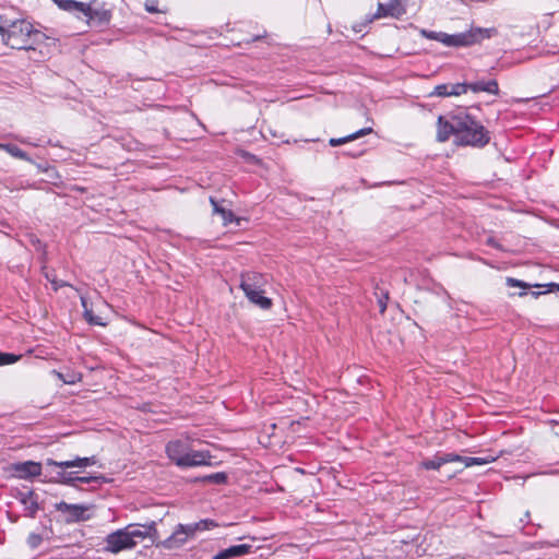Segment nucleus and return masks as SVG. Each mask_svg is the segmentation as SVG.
Wrapping results in <instances>:
<instances>
[{
  "label": "nucleus",
  "instance_id": "0eeeda50",
  "mask_svg": "<svg viewBox=\"0 0 559 559\" xmlns=\"http://www.w3.org/2000/svg\"><path fill=\"white\" fill-rule=\"evenodd\" d=\"M12 477L19 479H33L41 474V463L35 461H25L12 463L9 466Z\"/></svg>",
  "mask_w": 559,
  "mask_h": 559
},
{
  "label": "nucleus",
  "instance_id": "39448f33",
  "mask_svg": "<svg viewBox=\"0 0 559 559\" xmlns=\"http://www.w3.org/2000/svg\"><path fill=\"white\" fill-rule=\"evenodd\" d=\"M111 13L105 8L104 4H99L96 1L85 3L83 8L82 19L93 26H103L109 23Z\"/></svg>",
  "mask_w": 559,
  "mask_h": 559
},
{
  "label": "nucleus",
  "instance_id": "2f4dec72",
  "mask_svg": "<svg viewBox=\"0 0 559 559\" xmlns=\"http://www.w3.org/2000/svg\"><path fill=\"white\" fill-rule=\"evenodd\" d=\"M464 456H461L455 453H442L441 454V462L444 464L453 463V462H460L463 463Z\"/></svg>",
  "mask_w": 559,
  "mask_h": 559
},
{
  "label": "nucleus",
  "instance_id": "c85d7f7f",
  "mask_svg": "<svg viewBox=\"0 0 559 559\" xmlns=\"http://www.w3.org/2000/svg\"><path fill=\"white\" fill-rule=\"evenodd\" d=\"M450 96H460L467 92L466 83L449 84Z\"/></svg>",
  "mask_w": 559,
  "mask_h": 559
},
{
  "label": "nucleus",
  "instance_id": "4468645a",
  "mask_svg": "<svg viewBox=\"0 0 559 559\" xmlns=\"http://www.w3.org/2000/svg\"><path fill=\"white\" fill-rule=\"evenodd\" d=\"M183 459L185 460L180 467H193L200 465H209L211 455L204 451H195L189 449Z\"/></svg>",
  "mask_w": 559,
  "mask_h": 559
},
{
  "label": "nucleus",
  "instance_id": "393cba45",
  "mask_svg": "<svg viewBox=\"0 0 559 559\" xmlns=\"http://www.w3.org/2000/svg\"><path fill=\"white\" fill-rule=\"evenodd\" d=\"M442 465H444V463L441 462V454H437L432 459L426 460L421 463V466L425 469H439Z\"/></svg>",
  "mask_w": 559,
  "mask_h": 559
},
{
  "label": "nucleus",
  "instance_id": "412c9836",
  "mask_svg": "<svg viewBox=\"0 0 559 559\" xmlns=\"http://www.w3.org/2000/svg\"><path fill=\"white\" fill-rule=\"evenodd\" d=\"M371 132H372V128H362V129L354 132L353 134H349L344 138H338V139L332 138V139H330L329 143L331 146H338L341 144H344L348 141L356 140V139L364 136L366 134H369Z\"/></svg>",
  "mask_w": 559,
  "mask_h": 559
},
{
  "label": "nucleus",
  "instance_id": "473e14b6",
  "mask_svg": "<svg viewBox=\"0 0 559 559\" xmlns=\"http://www.w3.org/2000/svg\"><path fill=\"white\" fill-rule=\"evenodd\" d=\"M506 283H507V286H509V287H521L523 289L532 287V285H530L523 281L513 278V277H507Z\"/></svg>",
  "mask_w": 559,
  "mask_h": 559
},
{
  "label": "nucleus",
  "instance_id": "c756f323",
  "mask_svg": "<svg viewBox=\"0 0 559 559\" xmlns=\"http://www.w3.org/2000/svg\"><path fill=\"white\" fill-rule=\"evenodd\" d=\"M449 91V84H440L435 86L433 91L430 93V96L448 97L450 96Z\"/></svg>",
  "mask_w": 559,
  "mask_h": 559
},
{
  "label": "nucleus",
  "instance_id": "6ab92c4d",
  "mask_svg": "<svg viewBox=\"0 0 559 559\" xmlns=\"http://www.w3.org/2000/svg\"><path fill=\"white\" fill-rule=\"evenodd\" d=\"M210 202L213 206V213L219 214L222 216L223 224L225 226L229 223H233L234 221H236L237 225H240V219L236 218L230 210L221 206V204L214 198H210Z\"/></svg>",
  "mask_w": 559,
  "mask_h": 559
},
{
  "label": "nucleus",
  "instance_id": "f257e3e1",
  "mask_svg": "<svg viewBox=\"0 0 559 559\" xmlns=\"http://www.w3.org/2000/svg\"><path fill=\"white\" fill-rule=\"evenodd\" d=\"M451 135H454L457 146L481 148L490 141L489 131L464 108L440 115L437 119L436 140L444 143Z\"/></svg>",
  "mask_w": 559,
  "mask_h": 559
},
{
  "label": "nucleus",
  "instance_id": "b1692460",
  "mask_svg": "<svg viewBox=\"0 0 559 559\" xmlns=\"http://www.w3.org/2000/svg\"><path fill=\"white\" fill-rule=\"evenodd\" d=\"M83 317L87 321V323L91 325H100V326L106 325V323L103 321V319L100 317L95 316L93 313V310L91 308L83 311Z\"/></svg>",
  "mask_w": 559,
  "mask_h": 559
},
{
  "label": "nucleus",
  "instance_id": "6e6552de",
  "mask_svg": "<svg viewBox=\"0 0 559 559\" xmlns=\"http://www.w3.org/2000/svg\"><path fill=\"white\" fill-rule=\"evenodd\" d=\"M189 538H192V535L188 532L187 525L178 524L173 534L157 543L156 546L166 550H174L182 547Z\"/></svg>",
  "mask_w": 559,
  "mask_h": 559
},
{
  "label": "nucleus",
  "instance_id": "e433bc0d",
  "mask_svg": "<svg viewBox=\"0 0 559 559\" xmlns=\"http://www.w3.org/2000/svg\"><path fill=\"white\" fill-rule=\"evenodd\" d=\"M145 10L150 13H157L159 10L157 9L156 4L153 1H147L145 3Z\"/></svg>",
  "mask_w": 559,
  "mask_h": 559
},
{
  "label": "nucleus",
  "instance_id": "72a5a7b5",
  "mask_svg": "<svg viewBox=\"0 0 559 559\" xmlns=\"http://www.w3.org/2000/svg\"><path fill=\"white\" fill-rule=\"evenodd\" d=\"M41 542H43L41 536H40V535H38V534H35V533L29 534V535H28V537H27V545H28L31 548H33V549H35V548H37V547H39V545L41 544Z\"/></svg>",
  "mask_w": 559,
  "mask_h": 559
},
{
  "label": "nucleus",
  "instance_id": "4c0bfd02",
  "mask_svg": "<svg viewBox=\"0 0 559 559\" xmlns=\"http://www.w3.org/2000/svg\"><path fill=\"white\" fill-rule=\"evenodd\" d=\"M81 305H82L84 310L90 309L88 304H87V299L84 296H81Z\"/></svg>",
  "mask_w": 559,
  "mask_h": 559
},
{
  "label": "nucleus",
  "instance_id": "1a4fd4ad",
  "mask_svg": "<svg viewBox=\"0 0 559 559\" xmlns=\"http://www.w3.org/2000/svg\"><path fill=\"white\" fill-rule=\"evenodd\" d=\"M57 511L61 512L64 515V520L67 522H78L86 520L85 515L87 508L82 504H71L64 501L58 502L55 504Z\"/></svg>",
  "mask_w": 559,
  "mask_h": 559
},
{
  "label": "nucleus",
  "instance_id": "20e7f679",
  "mask_svg": "<svg viewBox=\"0 0 559 559\" xmlns=\"http://www.w3.org/2000/svg\"><path fill=\"white\" fill-rule=\"evenodd\" d=\"M497 33L495 28H471L467 32L459 34H447L439 32L440 43L448 47H464L480 43L485 38H490Z\"/></svg>",
  "mask_w": 559,
  "mask_h": 559
},
{
  "label": "nucleus",
  "instance_id": "dca6fc26",
  "mask_svg": "<svg viewBox=\"0 0 559 559\" xmlns=\"http://www.w3.org/2000/svg\"><path fill=\"white\" fill-rule=\"evenodd\" d=\"M466 87L467 91H472L474 93L486 92L493 95L499 93V86L496 80L466 83Z\"/></svg>",
  "mask_w": 559,
  "mask_h": 559
},
{
  "label": "nucleus",
  "instance_id": "a19ab883",
  "mask_svg": "<svg viewBox=\"0 0 559 559\" xmlns=\"http://www.w3.org/2000/svg\"><path fill=\"white\" fill-rule=\"evenodd\" d=\"M547 286H549V287H555L556 286L559 289V284L551 283V284H548Z\"/></svg>",
  "mask_w": 559,
  "mask_h": 559
},
{
  "label": "nucleus",
  "instance_id": "ddd939ff",
  "mask_svg": "<svg viewBox=\"0 0 559 559\" xmlns=\"http://www.w3.org/2000/svg\"><path fill=\"white\" fill-rule=\"evenodd\" d=\"M96 464V459L95 456H90V457H80V456H76L75 459L73 460H69V461H61V462H57L52 459H47L46 460V465L47 466H56V467H60V468H72V467H86V466H92Z\"/></svg>",
  "mask_w": 559,
  "mask_h": 559
},
{
  "label": "nucleus",
  "instance_id": "f3484780",
  "mask_svg": "<svg viewBox=\"0 0 559 559\" xmlns=\"http://www.w3.org/2000/svg\"><path fill=\"white\" fill-rule=\"evenodd\" d=\"M139 525H129L126 528H128V535L130 536L131 540H134V538H145L146 536L151 535L152 537H156L157 531L155 528L156 523L151 522L148 525H144L146 527L145 531H142L138 528Z\"/></svg>",
  "mask_w": 559,
  "mask_h": 559
},
{
  "label": "nucleus",
  "instance_id": "a18cd8bd",
  "mask_svg": "<svg viewBox=\"0 0 559 559\" xmlns=\"http://www.w3.org/2000/svg\"><path fill=\"white\" fill-rule=\"evenodd\" d=\"M361 155V152L357 153V154H353L352 156L356 157V156H360Z\"/></svg>",
  "mask_w": 559,
  "mask_h": 559
},
{
  "label": "nucleus",
  "instance_id": "37998d69",
  "mask_svg": "<svg viewBox=\"0 0 559 559\" xmlns=\"http://www.w3.org/2000/svg\"><path fill=\"white\" fill-rule=\"evenodd\" d=\"M540 294H542V293H539V292L533 293V295H534L535 297L539 296Z\"/></svg>",
  "mask_w": 559,
  "mask_h": 559
},
{
  "label": "nucleus",
  "instance_id": "f8f14e48",
  "mask_svg": "<svg viewBox=\"0 0 559 559\" xmlns=\"http://www.w3.org/2000/svg\"><path fill=\"white\" fill-rule=\"evenodd\" d=\"M189 451L187 442L181 440H174L167 443L166 452L168 457L177 465L181 466L185 454Z\"/></svg>",
  "mask_w": 559,
  "mask_h": 559
},
{
  "label": "nucleus",
  "instance_id": "a211bd4d",
  "mask_svg": "<svg viewBox=\"0 0 559 559\" xmlns=\"http://www.w3.org/2000/svg\"><path fill=\"white\" fill-rule=\"evenodd\" d=\"M55 4L58 5L59 9L73 13L76 17L82 19L83 8L85 7L84 2L75 1V0H52Z\"/></svg>",
  "mask_w": 559,
  "mask_h": 559
},
{
  "label": "nucleus",
  "instance_id": "f704fd0d",
  "mask_svg": "<svg viewBox=\"0 0 559 559\" xmlns=\"http://www.w3.org/2000/svg\"><path fill=\"white\" fill-rule=\"evenodd\" d=\"M420 34H421L425 38L433 39V40H437V41H439V40H440L439 32H432V31L421 29V31H420Z\"/></svg>",
  "mask_w": 559,
  "mask_h": 559
},
{
  "label": "nucleus",
  "instance_id": "bb28decb",
  "mask_svg": "<svg viewBox=\"0 0 559 559\" xmlns=\"http://www.w3.org/2000/svg\"><path fill=\"white\" fill-rule=\"evenodd\" d=\"M491 461H493V459L464 456L463 464L465 467H469L473 465H485Z\"/></svg>",
  "mask_w": 559,
  "mask_h": 559
},
{
  "label": "nucleus",
  "instance_id": "58836bf2",
  "mask_svg": "<svg viewBox=\"0 0 559 559\" xmlns=\"http://www.w3.org/2000/svg\"><path fill=\"white\" fill-rule=\"evenodd\" d=\"M50 281H51V283H52V284H55V285H56L55 289H57V288H58V286H64V284H58V285H57V283L55 282V280H50Z\"/></svg>",
  "mask_w": 559,
  "mask_h": 559
},
{
  "label": "nucleus",
  "instance_id": "9d476101",
  "mask_svg": "<svg viewBox=\"0 0 559 559\" xmlns=\"http://www.w3.org/2000/svg\"><path fill=\"white\" fill-rule=\"evenodd\" d=\"M406 12L402 0H390L388 3H379L373 19L395 17L399 19Z\"/></svg>",
  "mask_w": 559,
  "mask_h": 559
},
{
  "label": "nucleus",
  "instance_id": "4be33fe9",
  "mask_svg": "<svg viewBox=\"0 0 559 559\" xmlns=\"http://www.w3.org/2000/svg\"><path fill=\"white\" fill-rule=\"evenodd\" d=\"M188 532L194 537L198 532H203L216 527L217 524L213 520L204 519L195 523L186 524Z\"/></svg>",
  "mask_w": 559,
  "mask_h": 559
},
{
  "label": "nucleus",
  "instance_id": "9b49d317",
  "mask_svg": "<svg viewBox=\"0 0 559 559\" xmlns=\"http://www.w3.org/2000/svg\"><path fill=\"white\" fill-rule=\"evenodd\" d=\"M15 498L24 506V511L29 518H35L39 510L38 496L33 490H19Z\"/></svg>",
  "mask_w": 559,
  "mask_h": 559
},
{
  "label": "nucleus",
  "instance_id": "2eb2a0df",
  "mask_svg": "<svg viewBox=\"0 0 559 559\" xmlns=\"http://www.w3.org/2000/svg\"><path fill=\"white\" fill-rule=\"evenodd\" d=\"M252 546L247 544L234 545L217 552L213 559H230L241 557L251 551Z\"/></svg>",
  "mask_w": 559,
  "mask_h": 559
},
{
  "label": "nucleus",
  "instance_id": "aec40b11",
  "mask_svg": "<svg viewBox=\"0 0 559 559\" xmlns=\"http://www.w3.org/2000/svg\"><path fill=\"white\" fill-rule=\"evenodd\" d=\"M0 150L5 151L12 157H15V158L28 162V163H33V159L28 156V154L14 144L0 143Z\"/></svg>",
  "mask_w": 559,
  "mask_h": 559
},
{
  "label": "nucleus",
  "instance_id": "c9c22d12",
  "mask_svg": "<svg viewBox=\"0 0 559 559\" xmlns=\"http://www.w3.org/2000/svg\"><path fill=\"white\" fill-rule=\"evenodd\" d=\"M389 299V294L384 293L381 297L378 299L380 312L383 313L386 309V300Z\"/></svg>",
  "mask_w": 559,
  "mask_h": 559
},
{
  "label": "nucleus",
  "instance_id": "ea45409f",
  "mask_svg": "<svg viewBox=\"0 0 559 559\" xmlns=\"http://www.w3.org/2000/svg\"><path fill=\"white\" fill-rule=\"evenodd\" d=\"M19 141H20L21 143H23V144H31L29 142H27L26 140L21 139V138L19 139Z\"/></svg>",
  "mask_w": 559,
  "mask_h": 559
},
{
  "label": "nucleus",
  "instance_id": "79ce46f5",
  "mask_svg": "<svg viewBox=\"0 0 559 559\" xmlns=\"http://www.w3.org/2000/svg\"><path fill=\"white\" fill-rule=\"evenodd\" d=\"M525 516H526V522H528V520H530V512L528 511L525 513Z\"/></svg>",
  "mask_w": 559,
  "mask_h": 559
},
{
  "label": "nucleus",
  "instance_id": "f03ea898",
  "mask_svg": "<svg viewBox=\"0 0 559 559\" xmlns=\"http://www.w3.org/2000/svg\"><path fill=\"white\" fill-rule=\"evenodd\" d=\"M0 34L3 43L13 49H34V45L46 39V35L35 29L33 24L25 20L10 21L2 19Z\"/></svg>",
  "mask_w": 559,
  "mask_h": 559
},
{
  "label": "nucleus",
  "instance_id": "423d86ee",
  "mask_svg": "<svg viewBox=\"0 0 559 559\" xmlns=\"http://www.w3.org/2000/svg\"><path fill=\"white\" fill-rule=\"evenodd\" d=\"M105 550L111 554H118L122 550L132 549L135 547L136 542L131 540L128 535V528H121L110 533L106 539Z\"/></svg>",
  "mask_w": 559,
  "mask_h": 559
},
{
  "label": "nucleus",
  "instance_id": "7ed1b4c3",
  "mask_svg": "<svg viewBox=\"0 0 559 559\" xmlns=\"http://www.w3.org/2000/svg\"><path fill=\"white\" fill-rule=\"evenodd\" d=\"M266 282L265 275L257 272H246L240 276V288L246 297L250 302L263 310H267L272 307V300L262 295Z\"/></svg>",
  "mask_w": 559,
  "mask_h": 559
},
{
  "label": "nucleus",
  "instance_id": "7c9ffc66",
  "mask_svg": "<svg viewBox=\"0 0 559 559\" xmlns=\"http://www.w3.org/2000/svg\"><path fill=\"white\" fill-rule=\"evenodd\" d=\"M75 479H76V483H81V484H92V483L100 484L105 480V477L102 475H99V476H82V477L76 476Z\"/></svg>",
  "mask_w": 559,
  "mask_h": 559
},
{
  "label": "nucleus",
  "instance_id": "cd10ccee",
  "mask_svg": "<svg viewBox=\"0 0 559 559\" xmlns=\"http://www.w3.org/2000/svg\"><path fill=\"white\" fill-rule=\"evenodd\" d=\"M21 358L20 355L0 352V366L11 365Z\"/></svg>",
  "mask_w": 559,
  "mask_h": 559
},
{
  "label": "nucleus",
  "instance_id": "a878e982",
  "mask_svg": "<svg viewBox=\"0 0 559 559\" xmlns=\"http://www.w3.org/2000/svg\"><path fill=\"white\" fill-rule=\"evenodd\" d=\"M55 481L64 485L75 486L76 479L73 476V473L58 472Z\"/></svg>",
  "mask_w": 559,
  "mask_h": 559
},
{
  "label": "nucleus",
  "instance_id": "c03bdc74",
  "mask_svg": "<svg viewBox=\"0 0 559 559\" xmlns=\"http://www.w3.org/2000/svg\"><path fill=\"white\" fill-rule=\"evenodd\" d=\"M525 295H526V292H521V293L519 294V296H521V297H522V296H525Z\"/></svg>",
  "mask_w": 559,
  "mask_h": 559
},
{
  "label": "nucleus",
  "instance_id": "5701e85b",
  "mask_svg": "<svg viewBox=\"0 0 559 559\" xmlns=\"http://www.w3.org/2000/svg\"><path fill=\"white\" fill-rule=\"evenodd\" d=\"M227 479H228V476L224 472L213 473V474L205 475L200 478V480L203 483L217 484V485L226 484Z\"/></svg>",
  "mask_w": 559,
  "mask_h": 559
}]
</instances>
